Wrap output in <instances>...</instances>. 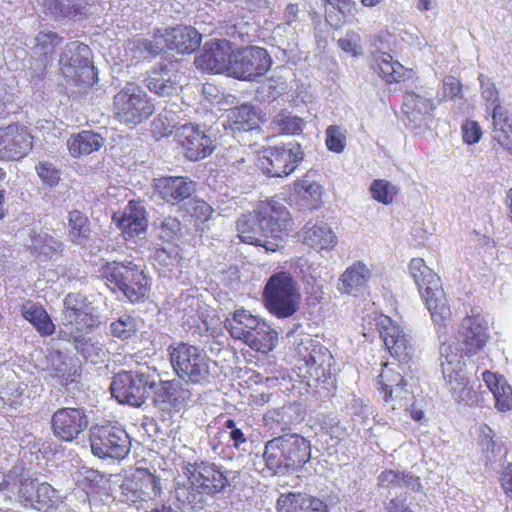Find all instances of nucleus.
Wrapping results in <instances>:
<instances>
[{
	"label": "nucleus",
	"mask_w": 512,
	"mask_h": 512,
	"mask_svg": "<svg viewBox=\"0 0 512 512\" xmlns=\"http://www.w3.org/2000/svg\"><path fill=\"white\" fill-rule=\"evenodd\" d=\"M409 272L430 311L437 331L446 333L451 321V310L439 276L421 258H413L410 261Z\"/></svg>",
	"instance_id": "f257e3e1"
},
{
	"label": "nucleus",
	"mask_w": 512,
	"mask_h": 512,
	"mask_svg": "<svg viewBox=\"0 0 512 512\" xmlns=\"http://www.w3.org/2000/svg\"><path fill=\"white\" fill-rule=\"evenodd\" d=\"M310 456V442L296 433H285L267 441L263 453L266 467L276 473L302 467Z\"/></svg>",
	"instance_id": "f03ea898"
},
{
	"label": "nucleus",
	"mask_w": 512,
	"mask_h": 512,
	"mask_svg": "<svg viewBox=\"0 0 512 512\" xmlns=\"http://www.w3.org/2000/svg\"><path fill=\"white\" fill-rule=\"evenodd\" d=\"M185 475L188 477L190 486L184 485L175 488V496L182 504L196 502L197 495L194 490L207 495H215L225 491L229 486L227 472H224L214 463H188L185 466Z\"/></svg>",
	"instance_id": "7ed1b4c3"
},
{
	"label": "nucleus",
	"mask_w": 512,
	"mask_h": 512,
	"mask_svg": "<svg viewBox=\"0 0 512 512\" xmlns=\"http://www.w3.org/2000/svg\"><path fill=\"white\" fill-rule=\"evenodd\" d=\"M263 298L269 313L279 319L293 316L301 303L297 283L287 272H278L270 276L264 288Z\"/></svg>",
	"instance_id": "20e7f679"
},
{
	"label": "nucleus",
	"mask_w": 512,
	"mask_h": 512,
	"mask_svg": "<svg viewBox=\"0 0 512 512\" xmlns=\"http://www.w3.org/2000/svg\"><path fill=\"white\" fill-rule=\"evenodd\" d=\"M61 322L70 331L69 340L80 343L81 333H89L101 324L98 310L80 293H68L63 300Z\"/></svg>",
	"instance_id": "39448f33"
},
{
	"label": "nucleus",
	"mask_w": 512,
	"mask_h": 512,
	"mask_svg": "<svg viewBox=\"0 0 512 512\" xmlns=\"http://www.w3.org/2000/svg\"><path fill=\"white\" fill-rule=\"evenodd\" d=\"M100 277L119 289L132 303L142 300L148 292V278L131 261L106 262L99 270Z\"/></svg>",
	"instance_id": "423d86ee"
},
{
	"label": "nucleus",
	"mask_w": 512,
	"mask_h": 512,
	"mask_svg": "<svg viewBox=\"0 0 512 512\" xmlns=\"http://www.w3.org/2000/svg\"><path fill=\"white\" fill-rule=\"evenodd\" d=\"M173 370L186 383L199 384L209 377V359L198 347L174 343L168 347Z\"/></svg>",
	"instance_id": "0eeeda50"
},
{
	"label": "nucleus",
	"mask_w": 512,
	"mask_h": 512,
	"mask_svg": "<svg viewBox=\"0 0 512 512\" xmlns=\"http://www.w3.org/2000/svg\"><path fill=\"white\" fill-rule=\"evenodd\" d=\"M114 114L127 125H138L154 112V105L138 85L128 83L114 96Z\"/></svg>",
	"instance_id": "6e6552de"
},
{
	"label": "nucleus",
	"mask_w": 512,
	"mask_h": 512,
	"mask_svg": "<svg viewBox=\"0 0 512 512\" xmlns=\"http://www.w3.org/2000/svg\"><path fill=\"white\" fill-rule=\"evenodd\" d=\"M155 387L154 372L121 371L117 373L110 386L112 396L121 404L140 407L147 398V388Z\"/></svg>",
	"instance_id": "1a4fd4ad"
},
{
	"label": "nucleus",
	"mask_w": 512,
	"mask_h": 512,
	"mask_svg": "<svg viewBox=\"0 0 512 512\" xmlns=\"http://www.w3.org/2000/svg\"><path fill=\"white\" fill-rule=\"evenodd\" d=\"M89 440L93 455L100 459L122 460L131 449L127 432L112 424L92 427Z\"/></svg>",
	"instance_id": "9d476101"
},
{
	"label": "nucleus",
	"mask_w": 512,
	"mask_h": 512,
	"mask_svg": "<svg viewBox=\"0 0 512 512\" xmlns=\"http://www.w3.org/2000/svg\"><path fill=\"white\" fill-rule=\"evenodd\" d=\"M302 158L303 151L300 144L289 142L283 146L263 150L258 167L269 177H284L295 170Z\"/></svg>",
	"instance_id": "9b49d317"
},
{
	"label": "nucleus",
	"mask_w": 512,
	"mask_h": 512,
	"mask_svg": "<svg viewBox=\"0 0 512 512\" xmlns=\"http://www.w3.org/2000/svg\"><path fill=\"white\" fill-rule=\"evenodd\" d=\"M378 389L385 404L392 410L408 407L407 380L404 368L399 363H385L377 377Z\"/></svg>",
	"instance_id": "f8f14e48"
},
{
	"label": "nucleus",
	"mask_w": 512,
	"mask_h": 512,
	"mask_svg": "<svg viewBox=\"0 0 512 512\" xmlns=\"http://www.w3.org/2000/svg\"><path fill=\"white\" fill-rule=\"evenodd\" d=\"M272 64L268 52L258 46H249L232 52L230 75L243 80H254L263 76Z\"/></svg>",
	"instance_id": "ddd939ff"
},
{
	"label": "nucleus",
	"mask_w": 512,
	"mask_h": 512,
	"mask_svg": "<svg viewBox=\"0 0 512 512\" xmlns=\"http://www.w3.org/2000/svg\"><path fill=\"white\" fill-rule=\"evenodd\" d=\"M175 137L185 157L190 161L210 156L216 147L209 131L198 124L186 123L177 127Z\"/></svg>",
	"instance_id": "4468645a"
},
{
	"label": "nucleus",
	"mask_w": 512,
	"mask_h": 512,
	"mask_svg": "<svg viewBox=\"0 0 512 512\" xmlns=\"http://www.w3.org/2000/svg\"><path fill=\"white\" fill-rule=\"evenodd\" d=\"M440 365L446 384L458 401H464L470 394L464 374L462 354L451 345H440Z\"/></svg>",
	"instance_id": "2eb2a0df"
},
{
	"label": "nucleus",
	"mask_w": 512,
	"mask_h": 512,
	"mask_svg": "<svg viewBox=\"0 0 512 512\" xmlns=\"http://www.w3.org/2000/svg\"><path fill=\"white\" fill-rule=\"evenodd\" d=\"M90 56L88 45L77 41L67 44L59 60L63 75L66 78L84 77L87 81H82L89 83V79L94 76Z\"/></svg>",
	"instance_id": "dca6fc26"
},
{
	"label": "nucleus",
	"mask_w": 512,
	"mask_h": 512,
	"mask_svg": "<svg viewBox=\"0 0 512 512\" xmlns=\"http://www.w3.org/2000/svg\"><path fill=\"white\" fill-rule=\"evenodd\" d=\"M51 424L57 438L71 442L88 428L89 419L84 408L66 407L54 412Z\"/></svg>",
	"instance_id": "f3484780"
},
{
	"label": "nucleus",
	"mask_w": 512,
	"mask_h": 512,
	"mask_svg": "<svg viewBox=\"0 0 512 512\" xmlns=\"http://www.w3.org/2000/svg\"><path fill=\"white\" fill-rule=\"evenodd\" d=\"M262 225L270 241L279 242L292 227V219L285 205L276 200L261 202L258 206Z\"/></svg>",
	"instance_id": "a211bd4d"
},
{
	"label": "nucleus",
	"mask_w": 512,
	"mask_h": 512,
	"mask_svg": "<svg viewBox=\"0 0 512 512\" xmlns=\"http://www.w3.org/2000/svg\"><path fill=\"white\" fill-rule=\"evenodd\" d=\"M435 104L432 95L424 92H407L403 100L405 124L411 129L428 128L434 115Z\"/></svg>",
	"instance_id": "6ab92c4d"
},
{
	"label": "nucleus",
	"mask_w": 512,
	"mask_h": 512,
	"mask_svg": "<svg viewBox=\"0 0 512 512\" xmlns=\"http://www.w3.org/2000/svg\"><path fill=\"white\" fill-rule=\"evenodd\" d=\"M155 405L163 411L179 412L192 401L193 394L179 380H155V387L151 388Z\"/></svg>",
	"instance_id": "aec40b11"
},
{
	"label": "nucleus",
	"mask_w": 512,
	"mask_h": 512,
	"mask_svg": "<svg viewBox=\"0 0 512 512\" xmlns=\"http://www.w3.org/2000/svg\"><path fill=\"white\" fill-rule=\"evenodd\" d=\"M379 331L390 354L399 362L407 363L413 352L410 335L389 317L380 320Z\"/></svg>",
	"instance_id": "412c9836"
},
{
	"label": "nucleus",
	"mask_w": 512,
	"mask_h": 512,
	"mask_svg": "<svg viewBox=\"0 0 512 512\" xmlns=\"http://www.w3.org/2000/svg\"><path fill=\"white\" fill-rule=\"evenodd\" d=\"M32 147V137L16 124L0 128V159L18 160Z\"/></svg>",
	"instance_id": "4be33fe9"
},
{
	"label": "nucleus",
	"mask_w": 512,
	"mask_h": 512,
	"mask_svg": "<svg viewBox=\"0 0 512 512\" xmlns=\"http://www.w3.org/2000/svg\"><path fill=\"white\" fill-rule=\"evenodd\" d=\"M236 224L242 242L264 247L268 251H275L278 248V243L270 241L262 225L259 209L255 213L241 215Z\"/></svg>",
	"instance_id": "5701e85b"
},
{
	"label": "nucleus",
	"mask_w": 512,
	"mask_h": 512,
	"mask_svg": "<svg viewBox=\"0 0 512 512\" xmlns=\"http://www.w3.org/2000/svg\"><path fill=\"white\" fill-rule=\"evenodd\" d=\"M230 52L226 41H216L205 45L203 52L195 58V66L208 73H222L224 71L230 74Z\"/></svg>",
	"instance_id": "b1692460"
},
{
	"label": "nucleus",
	"mask_w": 512,
	"mask_h": 512,
	"mask_svg": "<svg viewBox=\"0 0 512 512\" xmlns=\"http://www.w3.org/2000/svg\"><path fill=\"white\" fill-rule=\"evenodd\" d=\"M113 221L125 239L141 237L146 234L147 212L141 202L130 201L121 215H113Z\"/></svg>",
	"instance_id": "393cba45"
},
{
	"label": "nucleus",
	"mask_w": 512,
	"mask_h": 512,
	"mask_svg": "<svg viewBox=\"0 0 512 512\" xmlns=\"http://www.w3.org/2000/svg\"><path fill=\"white\" fill-rule=\"evenodd\" d=\"M154 188L159 198L174 205L186 202L195 192L196 184L187 177L169 176L157 179Z\"/></svg>",
	"instance_id": "a878e982"
},
{
	"label": "nucleus",
	"mask_w": 512,
	"mask_h": 512,
	"mask_svg": "<svg viewBox=\"0 0 512 512\" xmlns=\"http://www.w3.org/2000/svg\"><path fill=\"white\" fill-rule=\"evenodd\" d=\"M160 36L164 43V51H176L177 53H191L195 51L201 43V36L197 30L190 26H179L175 28H166L160 31Z\"/></svg>",
	"instance_id": "bb28decb"
},
{
	"label": "nucleus",
	"mask_w": 512,
	"mask_h": 512,
	"mask_svg": "<svg viewBox=\"0 0 512 512\" xmlns=\"http://www.w3.org/2000/svg\"><path fill=\"white\" fill-rule=\"evenodd\" d=\"M179 81L176 65L170 62L149 71L145 78V85L150 92L160 97H167L176 92Z\"/></svg>",
	"instance_id": "cd10ccee"
},
{
	"label": "nucleus",
	"mask_w": 512,
	"mask_h": 512,
	"mask_svg": "<svg viewBox=\"0 0 512 512\" xmlns=\"http://www.w3.org/2000/svg\"><path fill=\"white\" fill-rule=\"evenodd\" d=\"M371 277V269L363 261H355L340 275L337 289L341 294L359 296L367 288Z\"/></svg>",
	"instance_id": "c85d7f7f"
},
{
	"label": "nucleus",
	"mask_w": 512,
	"mask_h": 512,
	"mask_svg": "<svg viewBox=\"0 0 512 512\" xmlns=\"http://www.w3.org/2000/svg\"><path fill=\"white\" fill-rule=\"evenodd\" d=\"M487 322L479 314L465 317L460 325L459 335L469 353L482 349L488 339Z\"/></svg>",
	"instance_id": "c756f323"
},
{
	"label": "nucleus",
	"mask_w": 512,
	"mask_h": 512,
	"mask_svg": "<svg viewBox=\"0 0 512 512\" xmlns=\"http://www.w3.org/2000/svg\"><path fill=\"white\" fill-rule=\"evenodd\" d=\"M277 512H329L321 499L304 493H282L277 499Z\"/></svg>",
	"instance_id": "7c9ffc66"
},
{
	"label": "nucleus",
	"mask_w": 512,
	"mask_h": 512,
	"mask_svg": "<svg viewBox=\"0 0 512 512\" xmlns=\"http://www.w3.org/2000/svg\"><path fill=\"white\" fill-rule=\"evenodd\" d=\"M372 67L388 83L405 81L412 76L411 70L393 60V57L386 52L374 54Z\"/></svg>",
	"instance_id": "2f4dec72"
},
{
	"label": "nucleus",
	"mask_w": 512,
	"mask_h": 512,
	"mask_svg": "<svg viewBox=\"0 0 512 512\" xmlns=\"http://www.w3.org/2000/svg\"><path fill=\"white\" fill-rule=\"evenodd\" d=\"M482 379L487 388L493 394L495 407L499 411H508L512 409V387L503 375L485 370L482 373Z\"/></svg>",
	"instance_id": "473e14b6"
},
{
	"label": "nucleus",
	"mask_w": 512,
	"mask_h": 512,
	"mask_svg": "<svg viewBox=\"0 0 512 512\" xmlns=\"http://www.w3.org/2000/svg\"><path fill=\"white\" fill-rule=\"evenodd\" d=\"M305 244L313 248L328 249L335 246L337 237L323 221L307 222L301 233Z\"/></svg>",
	"instance_id": "72a5a7b5"
},
{
	"label": "nucleus",
	"mask_w": 512,
	"mask_h": 512,
	"mask_svg": "<svg viewBox=\"0 0 512 512\" xmlns=\"http://www.w3.org/2000/svg\"><path fill=\"white\" fill-rule=\"evenodd\" d=\"M260 120V115L254 107L243 104L229 110L227 124H224V126L229 127L233 132L250 131L258 128Z\"/></svg>",
	"instance_id": "f704fd0d"
},
{
	"label": "nucleus",
	"mask_w": 512,
	"mask_h": 512,
	"mask_svg": "<svg viewBox=\"0 0 512 512\" xmlns=\"http://www.w3.org/2000/svg\"><path fill=\"white\" fill-rule=\"evenodd\" d=\"M261 322L259 318L252 315L249 311L239 309L233 313L231 318L226 319L225 328L234 339L244 342L248 334L255 331Z\"/></svg>",
	"instance_id": "c9c22d12"
},
{
	"label": "nucleus",
	"mask_w": 512,
	"mask_h": 512,
	"mask_svg": "<svg viewBox=\"0 0 512 512\" xmlns=\"http://www.w3.org/2000/svg\"><path fill=\"white\" fill-rule=\"evenodd\" d=\"M104 138L93 131L83 130L78 134L72 135L67 140V146L73 157L89 155L98 151L104 145Z\"/></svg>",
	"instance_id": "e433bc0d"
},
{
	"label": "nucleus",
	"mask_w": 512,
	"mask_h": 512,
	"mask_svg": "<svg viewBox=\"0 0 512 512\" xmlns=\"http://www.w3.org/2000/svg\"><path fill=\"white\" fill-rule=\"evenodd\" d=\"M68 240L80 247L86 246L91 237V223L86 214L79 210H72L68 213Z\"/></svg>",
	"instance_id": "4c0bfd02"
},
{
	"label": "nucleus",
	"mask_w": 512,
	"mask_h": 512,
	"mask_svg": "<svg viewBox=\"0 0 512 512\" xmlns=\"http://www.w3.org/2000/svg\"><path fill=\"white\" fill-rule=\"evenodd\" d=\"M162 42L159 30L152 40L143 38L129 40L126 44V51L138 60L152 59L164 51Z\"/></svg>",
	"instance_id": "58836bf2"
},
{
	"label": "nucleus",
	"mask_w": 512,
	"mask_h": 512,
	"mask_svg": "<svg viewBox=\"0 0 512 512\" xmlns=\"http://www.w3.org/2000/svg\"><path fill=\"white\" fill-rule=\"evenodd\" d=\"M21 314L41 335H51L54 333L55 325L40 304L31 301L26 302L21 306Z\"/></svg>",
	"instance_id": "ea45409f"
},
{
	"label": "nucleus",
	"mask_w": 512,
	"mask_h": 512,
	"mask_svg": "<svg viewBox=\"0 0 512 512\" xmlns=\"http://www.w3.org/2000/svg\"><path fill=\"white\" fill-rule=\"evenodd\" d=\"M277 340V333L262 321L255 331L248 334L244 343L252 350L266 354L275 348Z\"/></svg>",
	"instance_id": "a19ab883"
},
{
	"label": "nucleus",
	"mask_w": 512,
	"mask_h": 512,
	"mask_svg": "<svg viewBox=\"0 0 512 512\" xmlns=\"http://www.w3.org/2000/svg\"><path fill=\"white\" fill-rule=\"evenodd\" d=\"M47 11L55 19H73L86 9L85 0H47Z\"/></svg>",
	"instance_id": "79ce46f5"
},
{
	"label": "nucleus",
	"mask_w": 512,
	"mask_h": 512,
	"mask_svg": "<svg viewBox=\"0 0 512 512\" xmlns=\"http://www.w3.org/2000/svg\"><path fill=\"white\" fill-rule=\"evenodd\" d=\"M493 131L492 137L502 147H512V120L504 116L502 107H495L492 113Z\"/></svg>",
	"instance_id": "37998d69"
},
{
	"label": "nucleus",
	"mask_w": 512,
	"mask_h": 512,
	"mask_svg": "<svg viewBox=\"0 0 512 512\" xmlns=\"http://www.w3.org/2000/svg\"><path fill=\"white\" fill-rule=\"evenodd\" d=\"M64 247L65 245L60 238L50 235L47 232H40L32 239L34 252L44 258H52L55 255L62 254Z\"/></svg>",
	"instance_id": "c03bdc74"
},
{
	"label": "nucleus",
	"mask_w": 512,
	"mask_h": 512,
	"mask_svg": "<svg viewBox=\"0 0 512 512\" xmlns=\"http://www.w3.org/2000/svg\"><path fill=\"white\" fill-rule=\"evenodd\" d=\"M271 126L278 133L294 135L302 131L304 121L288 111L281 110L273 116Z\"/></svg>",
	"instance_id": "a18cd8bd"
},
{
	"label": "nucleus",
	"mask_w": 512,
	"mask_h": 512,
	"mask_svg": "<svg viewBox=\"0 0 512 512\" xmlns=\"http://www.w3.org/2000/svg\"><path fill=\"white\" fill-rule=\"evenodd\" d=\"M134 479L143 497L152 498L159 495L162 491L160 478L146 469H137Z\"/></svg>",
	"instance_id": "49530a36"
},
{
	"label": "nucleus",
	"mask_w": 512,
	"mask_h": 512,
	"mask_svg": "<svg viewBox=\"0 0 512 512\" xmlns=\"http://www.w3.org/2000/svg\"><path fill=\"white\" fill-rule=\"evenodd\" d=\"M158 236L165 241H175L182 237V225L176 217L162 216L154 220Z\"/></svg>",
	"instance_id": "de8ad7c7"
},
{
	"label": "nucleus",
	"mask_w": 512,
	"mask_h": 512,
	"mask_svg": "<svg viewBox=\"0 0 512 512\" xmlns=\"http://www.w3.org/2000/svg\"><path fill=\"white\" fill-rule=\"evenodd\" d=\"M35 502V510L46 512L58 506L61 502V496L58 491L47 482L38 483Z\"/></svg>",
	"instance_id": "09e8293b"
},
{
	"label": "nucleus",
	"mask_w": 512,
	"mask_h": 512,
	"mask_svg": "<svg viewBox=\"0 0 512 512\" xmlns=\"http://www.w3.org/2000/svg\"><path fill=\"white\" fill-rule=\"evenodd\" d=\"M62 42V38L57 33L52 31H41L34 38L32 49L35 54L44 55L47 57L51 55L58 45Z\"/></svg>",
	"instance_id": "8fccbe9b"
},
{
	"label": "nucleus",
	"mask_w": 512,
	"mask_h": 512,
	"mask_svg": "<svg viewBox=\"0 0 512 512\" xmlns=\"http://www.w3.org/2000/svg\"><path fill=\"white\" fill-rule=\"evenodd\" d=\"M111 334L122 340H127L137 332V321L130 315H122L110 325Z\"/></svg>",
	"instance_id": "3c124183"
},
{
	"label": "nucleus",
	"mask_w": 512,
	"mask_h": 512,
	"mask_svg": "<svg viewBox=\"0 0 512 512\" xmlns=\"http://www.w3.org/2000/svg\"><path fill=\"white\" fill-rule=\"evenodd\" d=\"M370 192L373 199L382 204L388 205L392 203L398 189L389 181L378 179L372 182Z\"/></svg>",
	"instance_id": "603ef678"
},
{
	"label": "nucleus",
	"mask_w": 512,
	"mask_h": 512,
	"mask_svg": "<svg viewBox=\"0 0 512 512\" xmlns=\"http://www.w3.org/2000/svg\"><path fill=\"white\" fill-rule=\"evenodd\" d=\"M49 375L60 377L69 371L67 357L58 350H53L46 356V366L44 368Z\"/></svg>",
	"instance_id": "864d4df0"
},
{
	"label": "nucleus",
	"mask_w": 512,
	"mask_h": 512,
	"mask_svg": "<svg viewBox=\"0 0 512 512\" xmlns=\"http://www.w3.org/2000/svg\"><path fill=\"white\" fill-rule=\"evenodd\" d=\"M187 212L198 220L206 221L212 214L213 209L203 200L189 197L185 202Z\"/></svg>",
	"instance_id": "5fc2aeb1"
},
{
	"label": "nucleus",
	"mask_w": 512,
	"mask_h": 512,
	"mask_svg": "<svg viewBox=\"0 0 512 512\" xmlns=\"http://www.w3.org/2000/svg\"><path fill=\"white\" fill-rule=\"evenodd\" d=\"M345 133L338 126H330L326 130V146L335 153H341L345 147Z\"/></svg>",
	"instance_id": "6e6d98bb"
},
{
	"label": "nucleus",
	"mask_w": 512,
	"mask_h": 512,
	"mask_svg": "<svg viewBox=\"0 0 512 512\" xmlns=\"http://www.w3.org/2000/svg\"><path fill=\"white\" fill-rule=\"evenodd\" d=\"M37 485L38 483L29 480L20 484L18 499L24 508L35 509Z\"/></svg>",
	"instance_id": "4d7b16f0"
},
{
	"label": "nucleus",
	"mask_w": 512,
	"mask_h": 512,
	"mask_svg": "<svg viewBox=\"0 0 512 512\" xmlns=\"http://www.w3.org/2000/svg\"><path fill=\"white\" fill-rule=\"evenodd\" d=\"M36 171L42 182L47 186L53 187L60 180V172L52 163L39 162L36 165Z\"/></svg>",
	"instance_id": "13d9d810"
},
{
	"label": "nucleus",
	"mask_w": 512,
	"mask_h": 512,
	"mask_svg": "<svg viewBox=\"0 0 512 512\" xmlns=\"http://www.w3.org/2000/svg\"><path fill=\"white\" fill-rule=\"evenodd\" d=\"M481 82V96L483 100L486 102L487 107H491L492 111L495 107H501L499 105V93L494 85L489 79L485 78L483 75L480 76Z\"/></svg>",
	"instance_id": "bf43d9fd"
},
{
	"label": "nucleus",
	"mask_w": 512,
	"mask_h": 512,
	"mask_svg": "<svg viewBox=\"0 0 512 512\" xmlns=\"http://www.w3.org/2000/svg\"><path fill=\"white\" fill-rule=\"evenodd\" d=\"M301 191L302 198H310V206L312 208H317L319 206L322 196V187L319 184L304 180L300 184V192Z\"/></svg>",
	"instance_id": "052dcab7"
},
{
	"label": "nucleus",
	"mask_w": 512,
	"mask_h": 512,
	"mask_svg": "<svg viewBox=\"0 0 512 512\" xmlns=\"http://www.w3.org/2000/svg\"><path fill=\"white\" fill-rule=\"evenodd\" d=\"M462 138L466 144L478 143L482 136V129L478 122L473 120H466L462 126Z\"/></svg>",
	"instance_id": "680f3d73"
},
{
	"label": "nucleus",
	"mask_w": 512,
	"mask_h": 512,
	"mask_svg": "<svg viewBox=\"0 0 512 512\" xmlns=\"http://www.w3.org/2000/svg\"><path fill=\"white\" fill-rule=\"evenodd\" d=\"M359 42V35L354 32H350L347 33L344 38L338 40V45L344 52L357 56L362 53Z\"/></svg>",
	"instance_id": "e2e57ef3"
},
{
	"label": "nucleus",
	"mask_w": 512,
	"mask_h": 512,
	"mask_svg": "<svg viewBox=\"0 0 512 512\" xmlns=\"http://www.w3.org/2000/svg\"><path fill=\"white\" fill-rule=\"evenodd\" d=\"M443 95L451 99L462 97V88L460 82L454 77H447L443 81Z\"/></svg>",
	"instance_id": "0e129e2a"
},
{
	"label": "nucleus",
	"mask_w": 512,
	"mask_h": 512,
	"mask_svg": "<svg viewBox=\"0 0 512 512\" xmlns=\"http://www.w3.org/2000/svg\"><path fill=\"white\" fill-rule=\"evenodd\" d=\"M167 111H164L159 115L157 119L153 121V130L161 136H168L173 132V125L168 122L167 124L164 120H167Z\"/></svg>",
	"instance_id": "69168bd1"
},
{
	"label": "nucleus",
	"mask_w": 512,
	"mask_h": 512,
	"mask_svg": "<svg viewBox=\"0 0 512 512\" xmlns=\"http://www.w3.org/2000/svg\"><path fill=\"white\" fill-rule=\"evenodd\" d=\"M400 473L386 470L379 475V484L382 487L398 488Z\"/></svg>",
	"instance_id": "338daca9"
},
{
	"label": "nucleus",
	"mask_w": 512,
	"mask_h": 512,
	"mask_svg": "<svg viewBox=\"0 0 512 512\" xmlns=\"http://www.w3.org/2000/svg\"><path fill=\"white\" fill-rule=\"evenodd\" d=\"M501 481L505 493L512 498V462L505 468Z\"/></svg>",
	"instance_id": "774afa93"
}]
</instances>
